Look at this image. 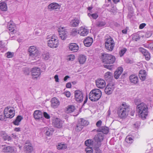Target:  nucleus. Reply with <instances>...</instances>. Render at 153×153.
I'll list each match as a JSON object with an SVG mask.
<instances>
[{
  "label": "nucleus",
  "instance_id": "11",
  "mask_svg": "<svg viewBox=\"0 0 153 153\" xmlns=\"http://www.w3.org/2000/svg\"><path fill=\"white\" fill-rule=\"evenodd\" d=\"M104 134L102 133H100L96 134L94 137L95 141L97 143V146H100L101 145L100 143L103 139Z\"/></svg>",
  "mask_w": 153,
  "mask_h": 153
},
{
  "label": "nucleus",
  "instance_id": "61",
  "mask_svg": "<svg viewBox=\"0 0 153 153\" xmlns=\"http://www.w3.org/2000/svg\"><path fill=\"white\" fill-rule=\"evenodd\" d=\"M71 85L70 82L66 84V87L67 88H70L71 87Z\"/></svg>",
  "mask_w": 153,
  "mask_h": 153
},
{
  "label": "nucleus",
  "instance_id": "3",
  "mask_svg": "<svg viewBox=\"0 0 153 153\" xmlns=\"http://www.w3.org/2000/svg\"><path fill=\"white\" fill-rule=\"evenodd\" d=\"M48 46L52 48H57L59 45V42L56 36L54 35L48 36L47 38Z\"/></svg>",
  "mask_w": 153,
  "mask_h": 153
},
{
  "label": "nucleus",
  "instance_id": "4",
  "mask_svg": "<svg viewBox=\"0 0 153 153\" xmlns=\"http://www.w3.org/2000/svg\"><path fill=\"white\" fill-rule=\"evenodd\" d=\"M102 96L101 91L98 89L92 90L90 93L89 99L92 101H96L98 100Z\"/></svg>",
  "mask_w": 153,
  "mask_h": 153
},
{
  "label": "nucleus",
  "instance_id": "29",
  "mask_svg": "<svg viewBox=\"0 0 153 153\" xmlns=\"http://www.w3.org/2000/svg\"><path fill=\"white\" fill-rule=\"evenodd\" d=\"M3 151L6 153H14V150L13 148L10 146L5 147L4 146Z\"/></svg>",
  "mask_w": 153,
  "mask_h": 153
},
{
  "label": "nucleus",
  "instance_id": "52",
  "mask_svg": "<svg viewBox=\"0 0 153 153\" xmlns=\"http://www.w3.org/2000/svg\"><path fill=\"white\" fill-rule=\"evenodd\" d=\"M44 117L46 119H49L50 118V115L46 112H44L43 113Z\"/></svg>",
  "mask_w": 153,
  "mask_h": 153
},
{
  "label": "nucleus",
  "instance_id": "48",
  "mask_svg": "<svg viewBox=\"0 0 153 153\" xmlns=\"http://www.w3.org/2000/svg\"><path fill=\"white\" fill-rule=\"evenodd\" d=\"M98 146H97L95 147V150L94 153H102L101 151L99 148V147Z\"/></svg>",
  "mask_w": 153,
  "mask_h": 153
},
{
  "label": "nucleus",
  "instance_id": "2",
  "mask_svg": "<svg viewBox=\"0 0 153 153\" xmlns=\"http://www.w3.org/2000/svg\"><path fill=\"white\" fill-rule=\"evenodd\" d=\"M131 110L130 106L126 103H124L122 104L120 109L118 111V114L119 117L125 118L128 114L129 112Z\"/></svg>",
  "mask_w": 153,
  "mask_h": 153
},
{
  "label": "nucleus",
  "instance_id": "40",
  "mask_svg": "<svg viewBox=\"0 0 153 153\" xmlns=\"http://www.w3.org/2000/svg\"><path fill=\"white\" fill-rule=\"evenodd\" d=\"M93 142V141L91 140H87L85 141V144L86 146L89 147L91 145Z\"/></svg>",
  "mask_w": 153,
  "mask_h": 153
},
{
  "label": "nucleus",
  "instance_id": "60",
  "mask_svg": "<svg viewBox=\"0 0 153 153\" xmlns=\"http://www.w3.org/2000/svg\"><path fill=\"white\" fill-rule=\"evenodd\" d=\"M54 79L56 82H59V79L58 78V76L57 75H56L54 76Z\"/></svg>",
  "mask_w": 153,
  "mask_h": 153
},
{
  "label": "nucleus",
  "instance_id": "14",
  "mask_svg": "<svg viewBox=\"0 0 153 153\" xmlns=\"http://www.w3.org/2000/svg\"><path fill=\"white\" fill-rule=\"evenodd\" d=\"M51 107L54 108H57L60 104L59 100L55 97L51 99Z\"/></svg>",
  "mask_w": 153,
  "mask_h": 153
},
{
  "label": "nucleus",
  "instance_id": "28",
  "mask_svg": "<svg viewBox=\"0 0 153 153\" xmlns=\"http://www.w3.org/2000/svg\"><path fill=\"white\" fill-rule=\"evenodd\" d=\"M43 131L45 134L48 136H50L51 135L54 131L53 128H51L49 129L47 127H45L43 128Z\"/></svg>",
  "mask_w": 153,
  "mask_h": 153
},
{
  "label": "nucleus",
  "instance_id": "31",
  "mask_svg": "<svg viewBox=\"0 0 153 153\" xmlns=\"http://www.w3.org/2000/svg\"><path fill=\"white\" fill-rule=\"evenodd\" d=\"M7 9V6L6 3L3 2L0 3V10L3 11H6Z\"/></svg>",
  "mask_w": 153,
  "mask_h": 153
},
{
  "label": "nucleus",
  "instance_id": "41",
  "mask_svg": "<svg viewBox=\"0 0 153 153\" xmlns=\"http://www.w3.org/2000/svg\"><path fill=\"white\" fill-rule=\"evenodd\" d=\"M139 50L142 53V54L144 56H146V54L149 53L145 49L142 48H139Z\"/></svg>",
  "mask_w": 153,
  "mask_h": 153
},
{
  "label": "nucleus",
  "instance_id": "27",
  "mask_svg": "<svg viewBox=\"0 0 153 153\" xmlns=\"http://www.w3.org/2000/svg\"><path fill=\"white\" fill-rule=\"evenodd\" d=\"M129 79L131 82L134 84L137 83L138 81L137 76L135 75H131L129 77Z\"/></svg>",
  "mask_w": 153,
  "mask_h": 153
},
{
  "label": "nucleus",
  "instance_id": "26",
  "mask_svg": "<svg viewBox=\"0 0 153 153\" xmlns=\"http://www.w3.org/2000/svg\"><path fill=\"white\" fill-rule=\"evenodd\" d=\"M75 110V107L72 105L67 106L65 109V112L67 113H70L73 112Z\"/></svg>",
  "mask_w": 153,
  "mask_h": 153
},
{
  "label": "nucleus",
  "instance_id": "38",
  "mask_svg": "<svg viewBox=\"0 0 153 153\" xmlns=\"http://www.w3.org/2000/svg\"><path fill=\"white\" fill-rule=\"evenodd\" d=\"M125 141L127 143L131 144L133 143V140L131 137H130V136H128L126 137Z\"/></svg>",
  "mask_w": 153,
  "mask_h": 153
},
{
  "label": "nucleus",
  "instance_id": "9",
  "mask_svg": "<svg viewBox=\"0 0 153 153\" xmlns=\"http://www.w3.org/2000/svg\"><path fill=\"white\" fill-rule=\"evenodd\" d=\"M31 71L33 79H35L40 77L41 72L39 68L34 67L32 68Z\"/></svg>",
  "mask_w": 153,
  "mask_h": 153
},
{
  "label": "nucleus",
  "instance_id": "13",
  "mask_svg": "<svg viewBox=\"0 0 153 153\" xmlns=\"http://www.w3.org/2000/svg\"><path fill=\"white\" fill-rule=\"evenodd\" d=\"M97 86L99 88L102 89L105 86L106 83L104 80L102 79H98L95 81Z\"/></svg>",
  "mask_w": 153,
  "mask_h": 153
},
{
  "label": "nucleus",
  "instance_id": "35",
  "mask_svg": "<svg viewBox=\"0 0 153 153\" xmlns=\"http://www.w3.org/2000/svg\"><path fill=\"white\" fill-rule=\"evenodd\" d=\"M112 76V73L110 72H107L104 75V78L106 80H109Z\"/></svg>",
  "mask_w": 153,
  "mask_h": 153
},
{
  "label": "nucleus",
  "instance_id": "1",
  "mask_svg": "<svg viewBox=\"0 0 153 153\" xmlns=\"http://www.w3.org/2000/svg\"><path fill=\"white\" fill-rule=\"evenodd\" d=\"M137 109L139 117L143 119H145L148 115V108L146 105L144 103H141L137 105Z\"/></svg>",
  "mask_w": 153,
  "mask_h": 153
},
{
  "label": "nucleus",
  "instance_id": "21",
  "mask_svg": "<svg viewBox=\"0 0 153 153\" xmlns=\"http://www.w3.org/2000/svg\"><path fill=\"white\" fill-rule=\"evenodd\" d=\"M79 22L80 21L79 19L76 18H75L71 20L70 24L71 26L75 27L78 26Z\"/></svg>",
  "mask_w": 153,
  "mask_h": 153
},
{
  "label": "nucleus",
  "instance_id": "49",
  "mask_svg": "<svg viewBox=\"0 0 153 153\" xmlns=\"http://www.w3.org/2000/svg\"><path fill=\"white\" fill-rule=\"evenodd\" d=\"M104 66L105 68H106L109 70L112 69L113 67V66L112 65H104Z\"/></svg>",
  "mask_w": 153,
  "mask_h": 153
},
{
  "label": "nucleus",
  "instance_id": "24",
  "mask_svg": "<svg viewBox=\"0 0 153 153\" xmlns=\"http://www.w3.org/2000/svg\"><path fill=\"white\" fill-rule=\"evenodd\" d=\"M97 131V132H102L103 134H107L108 132L109 128L107 127L102 126L98 129Z\"/></svg>",
  "mask_w": 153,
  "mask_h": 153
},
{
  "label": "nucleus",
  "instance_id": "7",
  "mask_svg": "<svg viewBox=\"0 0 153 153\" xmlns=\"http://www.w3.org/2000/svg\"><path fill=\"white\" fill-rule=\"evenodd\" d=\"M4 113L6 117L11 118L15 115V110L13 108L7 107L4 109Z\"/></svg>",
  "mask_w": 153,
  "mask_h": 153
},
{
  "label": "nucleus",
  "instance_id": "54",
  "mask_svg": "<svg viewBox=\"0 0 153 153\" xmlns=\"http://www.w3.org/2000/svg\"><path fill=\"white\" fill-rule=\"evenodd\" d=\"M140 39V37L138 35L135 36L133 38V39L136 41H137L138 39Z\"/></svg>",
  "mask_w": 153,
  "mask_h": 153
},
{
  "label": "nucleus",
  "instance_id": "20",
  "mask_svg": "<svg viewBox=\"0 0 153 153\" xmlns=\"http://www.w3.org/2000/svg\"><path fill=\"white\" fill-rule=\"evenodd\" d=\"M63 122L59 119H56L53 122V123L54 126L57 128H61L62 126Z\"/></svg>",
  "mask_w": 153,
  "mask_h": 153
},
{
  "label": "nucleus",
  "instance_id": "32",
  "mask_svg": "<svg viewBox=\"0 0 153 153\" xmlns=\"http://www.w3.org/2000/svg\"><path fill=\"white\" fill-rule=\"evenodd\" d=\"M25 150L28 153H31L33 150V148L30 144H26L24 146Z\"/></svg>",
  "mask_w": 153,
  "mask_h": 153
},
{
  "label": "nucleus",
  "instance_id": "57",
  "mask_svg": "<svg viewBox=\"0 0 153 153\" xmlns=\"http://www.w3.org/2000/svg\"><path fill=\"white\" fill-rule=\"evenodd\" d=\"M145 56V57L146 59L147 60H149L150 59V56L149 53L146 54Z\"/></svg>",
  "mask_w": 153,
  "mask_h": 153
},
{
  "label": "nucleus",
  "instance_id": "43",
  "mask_svg": "<svg viewBox=\"0 0 153 153\" xmlns=\"http://www.w3.org/2000/svg\"><path fill=\"white\" fill-rule=\"evenodd\" d=\"M3 138L5 140H7L8 141H10L11 140V137L8 135H7L6 134H3Z\"/></svg>",
  "mask_w": 153,
  "mask_h": 153
},
{
  "label": "nucleus",
  "instance_id": "17",
  "mask_svg": "<svg viewBox=\"0 0 153 153\" xmlns=\"http://www.w3.org/2000/svg\"><path fill=\"white\" fill-rule=\"evenodd\" d=\"M93 42V39L90 37H88L83 41L86 47L90 46Z\"/></svg>",
  "mask_w": 153,
  "mask_h": 153
},
{
  "label": "nucleus",
  "instance_id": "30",
  "mask_svg": "<svg viewBox=\"0 0 153 153\" xmlns=\"http://www.w3.org/2000/svg\"><path fill=\"white\" fill-rule=\"evenodd\" d=\"M88 122L84 119L81 118L79 120L78 124H79V125H81L83 127L84 126H86L88 124Z\"/></svg>",
  "mask_w": 153,
  "mask_h": 153
},
{
  "label": "nucleus",
  "instance_id": "23",
  "mask_svg": "<svg viewBox=\"0 0 153 153\" xmlns=\"http://www.w3.org/2000/svg\"><path fill=\"white\" fill-rule=\"evenodd\" d=\"M49 9L51 10H56L60 8L59 5L57 3H53L50 4L48 6Z\"/></svg>",
  "mask_w": 153,
  "mask_h": 153
},
{
  "label": "nucleus",
  "instance_id": "58",
  "mask_svg": "<svg viewBox=\"0 0 153 153\" xmlns=\"http://www.w3.org/2000/svg\"><path fill=\"white\" fill-rule=\"evenodd\" d=\"M146 25V24L145 23H142L140 25L139 28L140 29H142L145 27Z\"/></svg>",
  "mask_w": 153,
  "mask_h": 153
},
{
  "label": "nucleus",
  "instance_id": "47",
  "mask_svg": "<svg viewBox=\"0 0 153 153\" xmlns=\"http://www.w3.org/2000/svg\"><path fill=\"white\" fill-rule=\"evenodd\" d=\"M85 151L87 153H93V149L91 147H88L85 149Z\"/></svg>",
  "mask_w": 153,
  "mask_h": 153
},
{
  "label": "nucleus",
  "instance_id": "63",
  "mask_svg": "<svg viewBox=\"0 0 153 153\" xmlns=\"http://www.w3.org/2000/svg\"><path fill=\"white\" fill-rule=\"evenodd\" d=\"M4 44L3 43V42L2 41L0 42V47L1 48H3L4 47Z\"/></svg>",
  "mask_w": 153,
  "mask_h": 153
},
{
  "label": "nucleus",
  "instance_id": "39",
  "mask_svg": "<svg viewBox=\"0 0 153 153\" xmlns=\"http://www.w3.org/2000/svg\"><path fill=\"white\" fill-rule=\"evenodd\" d=\"M105 24L106 23L105 22H98L96 23V26L98 27H100L104 26Z\"/></svg>",
  "mask_w": 153,
  "mask_h": 153
},
{
  "label": "nucleus",
  "instance_id": "12",
  "mask_svg": "<svg viewBox=\"0 0 153 153\" xmlns=\"http://www.w3.org/2000/svg\"><path fill=\"white\" fill-rule=\"evenodd\" d=\"M75 100L78 102H81L83 100V95L82 92L79 90L75 91Z\"/></svg>",
  "mask_w": 153,
  "mask_h": 153
},
{
  "label": "nucleus",
  "instance_id": "53",
  "mask_svg": "<svg viewBox=\"0 0 153 153\" xmlns=\"http://www.w3.org/2000/svg\"><path fill=\"white\" fill-rule=\"evenodd\" d=\"M75 58V56L73 55H70L69 56L68 59L69 60H73Z\"/></svg>",
  "mask_w": 153,
  "mask_h": 153
},
{
  "label": "nucleus",
  "instance_id": "62",
  "mask_svg": "<svg viewBox=\"0 0 153 153\" xmlns=\"http://www.w3.org/2000/svg\"><path fill=\"white\" fill-rule=\"evenodd\" d=\"M134 127H135V128H137L139 127V125L138 123H136L133 125Z\"/></svg>",
  "mask_w": 153,
  "mask_h": 153
},
{
  "label": "nucleus",
  "instance_id": "55",
  "mask_svg": "<svg viewBox=\"0 0 153 153\" xmlns=\"http://www.w3.org/2000/svg\"><path fill=\"white\" fill-rule=\"evenodd\" d=\"M102 121L101 120H99L96 123V126L97 127H99L101 125Z\"/></svg>",
  "mask_w": 153,
  "mask_h": 153
},
{
  "label": "nucleus",
  "instance_id": "51",
  "mask_svg": "<svg viewBox=\"0 0 153 153\" xmlns=\"http://www.w3.org/2000/svg\"><path fill=\"white\" fill-rule=\"evenodd\" d=\"M6 54L7 57L8 58H11L13 56V53L10 52H8Z\"/></svg>",
  "mask_w": 153,
  "mask_h": 153
},
{
  "label": "nucleus",
  "instance_id": "25",
  "mask_svg": "<svg viewBox=\"0 0 153 153\" xmlns=\"http://www.w3.org/2000/svg\"><path fill=\"white\" fill-rule=\"evenodd\" d=\"M34 118L35 119L38 120L42 117V113L39 110L35 111L33 114Z\"/></svg>",
  "mask_w": 153,
  "mask_h": 153
},
{
  "label": "nucleus",
  "instance_id": "59",
  "mask_svg": "<svg viewBox=\"0 0 153 153\" xmlns=\"http://www.w3.org/2000/svg\"><path fill=\"white\" fill-rule=\"evenodd\" d=\"M72 35H75L77 33V31L76 29H74L71 32Z\"/></svg>",
  "mask_w": 153,
  "mask_h": 153
},
{
  "label": "nucleus",
  "instance_id": "56",
  "mask_svg": "<svg viewBox=\"0 0 153 153\" xmlns=\"http://www.w3.org/2000/svg\"><path fill=\"white\" fill-rule=\"evenodd\" d=\"M147 47L149 49L152 50L153 49V43L147 45Z\"/></svg>",
  "mask_w": 153,
  "mask_h": 153
},
{
  "label": "nucleus",
  "instance_id": "18",
  "mask_svg": "<svg viewBox=\"0 0 153 153\" xmlns=\"http://www.w3.org/2000/svg\"><path fill=\"white\" fill-rule=\"evenodd\" d=\"M123 68L122 67H119L116 70L114 73V77L115 79H118L120 75L123 72Z\"/></svg>",
  "mask_w": 153,
  "mask_h": 153
},
{
  "label": "nucleus",
  "instance_id": "45",
  "mask_svg": "<svg viewBox=\"0 0 153 153\" xmlns=\"http://www.w3.org/2000/svg\"><path fill=\"white\" fill-rule=\"evenodd\" d=\"M88 15L90 17L91 16L94 19H96L98 17V15L97 13L91 14L90 13H89L88 14Z\"/></svg>",
  "mask_w": 153,
  "mask_h": 153
},
{
  "label": "nucleus",
  "instance_id": "36",
  "mask_svg": "<svg viewBox=\"0 0 153 153\" xmlns=\"http://www.w3.org/2000/svg\"><path fill=\"white\" fill-rule=\"evenodd\" d=\"M59 37L62 40H64L67 38V33L65 32H62L59 33Z\"/></svg>",
  "mask_w": 153,
  "mask_h": 153
},
{
  "label": "nucleus",
  "instance_id": "46",
  "mask_svg": "<svg viewBox=\"0 0 153 153\" xmlns=\"http://www.w3.org/2000/svg\"><path fill=\"white\" fill-rule=\"evenodd\" d=\"M127 51L126 48H123L120 52V56H122Z\"/></svg>",
  "mask_w": 153,
  "mask_h": 153
},
{
  "label": "nucleus",
  "instance_id": "50",
  "mask_svg": "<svg viewBox=\"0 0 153 153\" xmlns=\"http://www.w3.org/2000/svg\"><path fill=\"white\" fill-rule=\"evenodd\" d=\"M65 30H66L63 27H61L58 29V32H59V33L62 32H66Z\"/></svg>",
  "mask_w": 153,
  "mask_h": 153
},
{
  "label": "nucleus",
  "instance_id": "19",
  "mask_svg": "<svg viewBox=\"0 0 153 153\" xmlns=\"http://www.w3.org/2000/svg\"><path fill=\"white\" fill-rule=\"evenodd\" d=\"M114 89L113 86L108 84L105 89V92L107 94L109 95L112 93Z\"/></svg>",
  "mask_w": 153,
  "mask_h": 153
},
{
  "label": "nucleus",
  "instance_id": "42",
  "mask_svg": "<svg viewBox=\"0 0 153 153\" xmlns=\"http://www.w3.org/2000/svg\"><path fill=\"white\" fill-rule=\"evenodd\" d=\"M79 124H77V125L76 127L75 128V130L76 131H80L83 128V127L81 126V125H79Z\"/></svg>",
  "mask_w": 153,
  "mask_h": 153
},
{
  "label": "nucleus",
  "instance_id": "64",
  "mask_svg": "<svg viewBox=\"0 0 153 153\" xmlns=\"http://www.w3.org/2000/svg\"><path fill=\"white\" fill-rule=\"evenodd\" d=\"M65 95L67 97H69L70 96V92L69 91L65 93Z\"/></svg>",
  "mask_w": 153,
  "mask_h": 153
},
{
  "label": "nucleus",
  "instance_id": "37",
  "mask_svg": "<svg viewBox=\"0 0 153 153\" xmlns=\"http://www.w3.org/2000/svg\"><path fill=\"white\" fill-rule=\"evenodd\" d=\"M57 149L59 150L64 149L67 148V146L66 144L60 143L57 146Z\"/></svg>",
  "mask_w": 153,
  "mask_h": 153
},
{
  "label": "nucleus",
  "instance_id": "5",
  "mask_svg": "<svg viewBox=\"0 0 153 153\" xmlns=\"http://www.w3.org/2000/svg\"><path fill=\"white\" fill-rule=\"evenodd\" d=\"M105 47L108 51H111L115 46V42L113 38L109 36L106 37L105 40Z\"/></svg>",
  "mask_w": 153,
  "mask_h": 153
},
{
  "label": "nucleus",
  "instance_id": "15",
  "mask_svg": "<svg viewBox=\"0 0 153 153\" xmlns=\"http://www.w3.org/2000/svg\"><path fill=\"white\" fill-rule=\"evenodd\" d=\"M68 47L70 51L74 52H76L79 49L78 46L77 44L74 43L70 44Z\"/></svg>",
  "mask_w": 153,
  "mask_h": 153
},
{
  "label": "nucleus",
  "instance_id": "34",
  "mask_svg": "<svg viewBox=\"0 0 153 153\" xmlns=\"http://www.w3.org/2000/svg\"><path fill=\"white\" fill-rule=\"evenodd\" d=\"M22 117L21 116H18L15 121L13 122V123L15 125H18L19 122H20Z\"/></svg>",
  "mask_w": 153,
  "mask_h": 153
},
{
  "label": "nucleus",
  "instance_id": "44",
  "mask_svg": "<svg viewBox=\"0 0 153 153\" xmlns=\"http://www.w3.org/2000/svg\"><path fill=\"white\" fill-rule=\"evenodd\" d=\"M42 57L45 60H47L50 58L49 54L48 53H46L43 54Z\"/></svg>",
  "mask_w": 153,
  "mask_h": 153
},
{
  "label": "nucleus",
  "instance_id": "10",
  "mask_svg": "<svg viewBox=\"0 0 153 153\" xmlns=\"http://www.w3.org/2000/svg\"><path fill=\"white\" fill-rule=\"evenodd\" d=\"M8 28L10 32V34H13L16 33L17 32V29L16 26L13 22L10 21L8 23Z\"/></svg>",
  "mask_w": 153,
  "mask_h": 153
},
{
  "label": "nucleus",
  "instance_id": "22",
  "mask_svg": "<svg viewBox=\"0 0 153 153\" xmlns=\"http://www.w3.org/2000/svg\"><path fill=\"white\" fill-rule=\"evenodd\" d=\"M139 76L140 79L142 81H144L146 77V73L145 70L140 71Z\"/></svg>",
  "mask_w": 153,
  "mask_h": 153
},
{
  "label": "nucleus",
  "instance_id": "6",
  "mask_svg": "<svg viewBox=\"0 0 153 153\" xmlns=\"http://www.w3.org/2000/svg\"><path fill=\"white\" fill-rule=\"evenodd\" d=\"M102 62L106 64H113L116 59L114 56L106 53L102 54Z\"/></svg>",
  "mask_w": 153,
  "mask_h": 153
},
{
  "label": "nucleus",
  "instance_id": "8",
  "mask_svg": "<svg viewBox=\"0 0 153 153\" xmlns=\"http://www.w3.org/2000/svg\"><path fill=\"white\" fill-rule=\"evenodd\" d=\"M29 56L31 57L35 58L39 56L40 54V52L34 46H30L28 49Z\"/></svg>",
  "mask_w": 153,
  "mask_h": 153
},
{
  "label": "nucleus",
  "instance_id": "16",
  "mask_svg": "<svg viewBox=\"0 0 153 153\" xmlns=\"http://www.w3.org/2000/svg\"><path fill=\"white\" fill-rule=\"evenodd\" d=\"M89 33L88 29L82 27L80 28L78 33L79 34L80 36H86Z\"/></svg>",
  "mask_w": 153,
  "mask_h": 153
},
{
  "label": "nucleus",
  "instance_id": "33",
  "mask_svg": "<svg viewBox=\"0 0 153 153\" xmlns=\"http://www.w3.org/2000/svg\"><path fill=\"white\" fill-rule=\"evenodd\" d=\"M86 57L85 56L83 55H80L78 58V60L80 64H83L86 61Z\"/></svg>",
  "mask_w": 153,
  "mask_h": 153
}]
</instances>
